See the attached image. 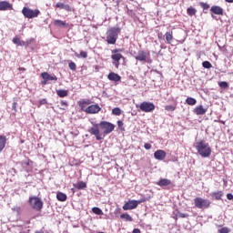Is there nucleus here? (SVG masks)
<instances>
[{
  "instance_id": "47",
  "label": "nucleus",
  "mask_w": 233,
  "mask_h": 233,
  "mask_svg": "<svg viewBox=\"0 0 233 233\" xmlns=\"http://www.w3.org/2000/svg\"><path fill=\"white\" fill-rule=\"evenodd\" d=\"M132 233H141V229L139 228H134Z\"/></svg>"
},
{
  "instance_id": "36",
  "label": "nucleus",
  "mask_w": 233,
  "mask_h": 233,
  "mask_svg": "<svg viewBox=\"0 0 233 233\" xmlns=\"http://www.w3.org/2000/svg\"><path fill=\"white\" fill-rule=\"evenodd\" d=\"M165 110H167V112H174L176 110V106L169 105L165 106Z\"/></svg>"
},
{
  "instance_id": "30",
  "label": "nucleus",
  "mask_w": 233,
  "mask_h": 233,
  "mask_svg": "<svg viewBox=\"0 0 233 233\" xmlns=\"http://www.w3.org/2000/svg\"><path fill=\"white\" fill-rule=\"evenodd\" d=\"M13 43L18 45V46H25V41H21L18 37L13 38Z\"/></svg>"
},
{
  "instance_id": "46",
  "label": "nucleus",
  "mask_w": 233,
  "mask_h": 233,
  "mask_svg": "<svg viewBox=\"0 0 233 233\" xmlns=\"http://www.w3.org/2000/svg\"><path fill=\"white\" fill-rule=\"evenodd\" d=\"M12 108H13V110H16V108H17V102H13Z\"/></svg>"
},
{
  "instance_id": "49",
  "label": "nucleus",
  "mask_w": 233,
  "mask_h": 233,
  "mask_svg": "<svg viewBox=\"0 0 233 233\" xmlns=\"http://www.w3.org/2000/svg\"><path fill=\"white\" fill-rule=\"evenodd\" d=\"M82 105H90V100H85L82 102Z\"/></svg>"
},
{
  "instance_id": "27",
  "label": "nucleus",
  "mask_w": 233,
  "mask_h": 233,
  "mask_svg": "<svg viewBox=\"0 0 233 233\" xmlns=\"http://www.w3.org/2000/svg\"><path fill=\"white\" fill-rule=\"evenodd\" d=\"M165 36H166L167 43L170 45V43H172V39H174V36L172 35V32H167Z\"/></svg>"
},
{
  "instance_id": "10",
  "label": "nucleus",
  "mask_w": 233,
  "mask_h": 233,
  "mask_svg": "<svg viewBox=\"0 0 233 233\" xmlns=\"http://www.w3.org/2000/svg\"><path fill=\"white\" fill-rule=\"evenodd\" d=\"M98 112H101V106L97 104L91 105L85 109L86 114H98Z\"/></svg>"
},
{
  "instance_id": "33",
  "label": "nucleus",
  "mask_w": 233,
  "mask_h": 233,
  "mask_svg": "<svg viewBox=\"0 0 233 233\" xmlns=\"http://www.w3.org/2000/svg\"><path fill=\"white\" fill-rule=\"evenodd\" d=\"M201 8H203V10H208V8H210V5L205 3V2H200L199 3Z\"/></svg>"
},
{
  "instance_id": "11",
  "label": "nucleus",
  "mask_w": 233,
  "mask_h": 233,
  "mask_svg": "<svg viewBox=\"0 0 233 233\" xmlns=\"http://www.w3.org/2000/svg\"><path fill=\"white\" fill-rule=\"evenodd\" d=\"M119 52H121V49H113L112 50V56H111V59L113 61H121V59H125V56H123V55L119 54Z\"/></svg>"
},
{
  "instance_id": "23",
  "label": "nucleus",
  "mask_w": 233,
  "mask_h": 233,
  "mask_svg": "<svg viewBox=\"0 0 233 233\" xmlns=\"http://www.w3.org/2000/svg\"><path fill=\"white\" fill-rule=\"evenodd\" d=\"M212 198H214L217 200L221 199V198H223V191H217V192H213L211 194Z\"/></svg>"
},
{
  "instance_id": "32",
  "label": "nucleus",
  "mask_w": 233,
  "mask_h": 233,
  "mask_svg": "<svg viewBox=\"0 0 233 233\" xmlns=\"http://www.w3.org/2000/svg\"><path fill=\"white\" fill-rule=\"evenodd\" d=\"M112 114L114 116H121V108L119 107H115L112 109Z\"/></svg>"
},
{
  "instance_id": "44",
  "label": "nucleus",
  "mask_w": 233,
  "mask_h": 233,
  "mask_svg": "<svg viewBox=\"0 0 233 233\" xmlns=\"http://www.w3.org/2000/svg\"><path fill=\"white\" fill-rule=\"evenodd\" d=\"M123 121H121V120H118L117 121V127H118V128H123Z\"/></svg>"
},
{
  "instance_id": "41",
  "label": "nucleus",
  "mask_w": 233,
  "mask_h": 233,
  "mask_svg": "<svg viewBox=\"0 0 233 233\" xmlns=\"http://www.w3.org/2000/svg\"><path fill=\"white\" fill-rule=\"evenodd\" d=\"M144 148H146V150H150V148H152V145H150L149 143H146L144 145Z\"/></svg>"
},
{
  "instance_id": "54",
  "label": "nucleus",
  "mask_w": 233,
  "mask_h": 233,
  "mask_svg": "<svg viewBox=\"0 0 233 233\" xmlns=\"http://www.w3.org/2000/svg\"><path fill=\"white\" fill-rule=\"evenodd\" d=\"M211 17H212L213 19H216V16H215L214 15H211Z\"/></svg>"
},
{
  "instance_id": "26",
  "label": "nucleus",
  "mask_w": 233,
  "mask_h": 233,
  "mask_svg": "<svg viewBox=\"0 0 233 233\" xmlns=\"http://www.w3.org/2000/svg\"><path fill=\"white\" fill-rule=\"evenodd\" d=\"M120 218L125 219V221H134V219L132 218V217H130V215H128V213H123L122 215H120Z\"/></svg>"
},
{
  "instance_id": "3",
  "label": "nucleus",
  "mask_w": 233,
  "mask_h": 233,
  "mask_svg": "<svg viewBox=\"0 0 233 233\" xmlns=\"http://www.w3.org/2000/svg\"><path fill=\"white\" fill-rule=\"evenodd\" d=\"M120 33L121 29L119 27L109 28L106 32V43L108 45H116Z\"/></svg>"
},
{
  "instance_id": "55",
  "label": "nucleus",
  "mask_w": 233,
  "mask_h": 233,
  "mask_svg": "<svg viewBox=\"0 0 233 233\" xmlns=\"http://www.w3.org/2000/svg\"><path fill=\"white\" fill-rule=\"evenodd\" d=\"M19 70H25V67H19Z\"/></svg>"
},
{
  "instance_id": "42",
  "label": "nucleus",
  "mask_w": 233,
  "mask_h": 233,
  "mask_svg": "<svg viewBox=\"0 0 233 233\" xmlns=\"http://www.w3.org/2000/svg\"><path fill=\"white\" fill-rule=\"evenodd\" d=\"M113 65L116 68H119V60H113Z\"/></svg>"
},
{
  "instance_id": "19",
  "label": "nucleus",
  "mask_w": 233,
  "mask_h": 233,
  "mask_svg": "<svg viewBox=\"0 0 233 233\" xmlns=\"http://www.w3.org/2000/svg\"><path fill=\"white\" fill-rule=\"evenodd\" d=\"M157 184L158 187H168V185H172V181L168 178H161Z\"/></svg>"
},
{
  "instance_id": "35",
  "label": "nucleus",
  "mask_w": 233,
  "mask_h": 233,
  "mask_svg": "<svg viewBox=\"0 0 233 233\" xmlns=\"http://www.w3.org/2000/svg\"><path fill=\"white\" fill-rule=\"evenodd\" d=\"M202 66H203V68H208V69L212 68V64L208 61H204L202 63Z\"/></svg>"
},
{
  "instance_id": "43",
  "label": "nucleus",
  "mask_w": 233,
  "mask_h": 233,
  "mask_svg": "<svg viewBox=\"0 0 233 233\" xmlns=\"http://www.w3.org/2000/svg\"><path fill=\"white\" fill-rule=\"evenodd\" d=\"M227 199H228L229 201H232V199H233V195H232V193L227 194Z\"/></svg>"
},
{
  "instance_id": "53",
  "label": "nucleus",
  "mask_w": 233,
  "mask_h": 233,
  "mask_svg": "<svg viewBox=\"0 0 233 233\" xmlns=\"http://www.w3.org/2000/svg\"><path fill=\"white\" fill-rule=\"evenodd\" d=\"M181 218H187V214H182Z\"/></svg>"
},
{
  "instance_id": "38",
  "label": "nucleus",
  "mask_w": 233,
  "mask_h": 233,
  "mask_svg": "<svg viewBox=\"0 0 233 233\" xmlns=\"http://www.w3.org/2000/svg\"><path fill=\"white\" fill-rule=\"evenodd\" d=\"M13 212H16V214H21V207L15 206V208H12Z\"/></svg>"
},
{
  "instance_id": "16",
  "label": "nucleus",
  "mask_w": 233,
  "mask_h": 233,
  "mask_svg": "<svg viewBox=\"0 0 233 233\" xmlns=\"http://www.w3.org/2000/svg\"><path fill=\"white\" fill-rule=\"evenodd\" d=\"M41 77L43 79H46V81H57V76H51L50 74H48L47 72H44L41 74Z\"/></svg>"
},
{
  "instance_id": "52",
  "label": "nucleus",
  "mask_w": 233,
  "mask_h": 233,
  "mask_svg": "<svg viewBox=\"0 0 233 233\" xmlns=\"http://www.w3.org/2000/svg\"><path fill=\"white\" fill-rule=\"evenodd\" d=\"M226 3H233V0H225Z\"/></svg>"
},
{
  "instance_id": "25",
  "label": "nucleus",
  "mask_w": 233,
  "mask_h": 233,
  "mask_svg": "<svg viewBox=\"0 0 233 233\" xmlns=\"http://www.w3.org/2000/svg\"><path fill=\"white\" fill-rule=\"evenodd\" d=\"M186 103H187V105H189L190 106H194V105H196V103H198V100H196V98H194V97H187L186 99Z\"/></svg>"
},
{
  "instance_id": "40",
  "label": "nucleus",
  "mask_w": 233,
  "mask_h": 233,
  "mask_svg": "<svg viewBox=\"0 0 233 233\" xmlns=\"http://www.w3.org/2000/svg\"><path fill=\"white\" fill-rule=\"evenodd\" d=\"M219 233H228L230 232V230H228V228H221L220 229H218Z\"/></svg>"
},
{
  "instance_id": "6",
  "label": "nucleus",
  "mask_w": 233,
  "mask_h": 233,
  "mask_svg": "<svg viewBox=\"0 0 233 233\" xmlns=\"http://www.w3.org/2000/svg\"><path fill=\"white\" fill-rule=\"evenodd\" d=\"M194 203L197 208H200L202 210H205V208H208V207H210V200L205 199L203 198H194Z\"/></svg>"
},
{
  "instance_id": "1",
  "label": "nucleus",
  "mask_w": 233,
  "mask_h": 233,
  "mask_svg": "<svg viewBox=\"0 0 233 233\" xmlns=\"http://www.w3.org/2000/svg\"><path fill=\"white\" fill-rule=\"evenodd\" d=\"M116 126L110 122L101 121L99 124H93V127L88 129L91 136H95L96 141H102L106 136L114 132Z\"/></svg>"
},
{
  "instance_id": "20",
  "label": "nucleus",
  "mask_w": 233,
  "mask_h": 233,
  "mask_svg": "<svg viewBox=\"0 0 233 233\" xmlns=\"http://www.w3.org/2000/svg\"><path fill=\"white\" fill-rule=\"evenodd\" d=\"M194 113L197 114V116H204V114H207V109H205L203 106H198L194 109Z\"/></svg>"
},
{
  "instance_id": "22",
  "label": "nucleus",
  "mask_w": 233,
  "mask_h": 233,
  "mask_svg": "<svg viewBox=\"0 0 233 233\" xmlns=\"http://www.w3.org/2000/svg\"><path fill=\"white\" fill-rule=\"evenodd\" d=\"M66 194H65V193H63V192H58L57 194H56V199L58 200V201H66Z\"/></svg>"
},
{
  "instance_id": "14",
  "label": "nucleus",
  "mask_w": 233,
  "mask_h": 233,
  "mask_svg": "<svg viewBox=\"0 0 233 233\" xmlns=\"http://www.w3.org/2000/svg\"><path fill=\"white\" fill-rule=\"evenodd\" d=\"M107 79H109V81H115V83H117L118 81H121V76L114 72H111L108 74Z\"/></svg>"
},
{
  "instance_id": "15",
  "label": "nucleus",
  "mask_w": 233,
  "mask_h": 233,
  "mask_svg": "<svg viewBox=\"0 0 233 233\" xmlns=\"http://www.w3.org/2000/svg\"><path fill=\"white\" fill-rule=\"evenodd\" d=\"M210 12L216 15H223V9L219 5H213L210 8Z\"/></svg>"
},
{
  "instance_id": "51",
  "label": "nucleus",
  "mask_w": 233,
  "mask_h": 233,
  "mask_svg": "<svg viewBox=\"0 0 233 233\" xmlns=\"http://www.w3.org/2000/svg\"><path fill=\"white\" fill-rule=\"evenodd\" d=\"M35 233H45V231L43 229L35 231Z\"/></svg>"
},
{
  "instance_id": "28",
  "label": "nucleus",
  "mask_w": 233,
  "mask_h": 233,
  "mask_svg": "<svg viewBox=\"0 0 233 233\" xmlns=\"http://www.w3.org/2000/svg\"><path fill=\"white\" fill-rule=\"evenodd\" d=\"M93 214H96V216H103V210L97 207H94L92 208Z\"/></svg>"
},
{
  "instance_id": "24",
  "label": "nucleus",
  "mask_w": 233,
  "mask_h": 233,
  "mask_svg": "<svg viewBox=\"0 0 233 233\" xmlns=\"http://www.w3.org/2000/svg\"><path fill=\"white\" fill-rule=\"evenodd\" d=\"M56 94H57L58 97H66V96H68V91L59 89V90H56Z\"/></svg>"
},
{
  "instance_id": "50",
  "label": "nucleus",
  "mask_w": 233,
  "mask_h": 233,
  "mask_svg": "<svg viewBox=\"0 0 233 233\" xmlns=\"http://www.w3.org/2000/svg\"><path fill=\"white\" fill-rule=\"evenodd\" d=\"M46 83H48V80L44 79V80H42L41 85H46Z\"/></svg>"
},
{
  "instance_id": "45",
  "label": "nucleus",
  "mask_w": 233,
  "mask_h": 233,
  "mask_svg": "<svg viewBox=\"0 0 233 233\" xmlns=\"http://www.w3.org/2000/svg\"><path fill=\"white\" fill-rule=\"evenodd\" d=\"M60 105L61 106H64V107L68 106V103H66V101H61Z\"/></svg>"
},
{
  "instance_id": "37",
  "label": "nucleus",
  "mask_w": 233,
  "mask_h": 233,
  "mask_svg": "<svg viewBox=\"0 0 233 233\" xmlns=\"http://www.w3.org/2000/svg\"><path fill=\"white\" fill-rule=\"evenodd\" d=\"M220 88H228V83L222 81L220 83H218Z\"/></svg>"
},
{
  "instance_id": "31",
  "label": "nucleus",
  "mask_w": 233,
  "mask_h": 233,
  "mask_svg": "<svg viewBox=\"0 0 233 233\" xmlns=\"http://www.w3.org/2000/svg\"><path fill=\"white\" fill-rule=\"evenodd\" d=\"M76 188H78V190H83V188H86V183L80 181L76 185H75Z\"/></svg>"
},
{
  "instance_id": "29",
  "label": "nucleus",
  "mask_w": 233,
  "mask_h": 233,
  "mask_svg": "<svg viewBox=\"0 0 233 233\" xmlns=\"http://www.w3.org/2000/svg\"><path fill=\"white\" fill-rule=\"evenodd\" d=\"M187 13L192 17V15H196V14H198V10L194 7H188L187 9Z\"/></svg>"
},
{
  "instance_id": "5",
  "label": "nucleus",
  "mask_w": 233,
  "mask_h": 233,
  "mask_svg": "<svg viewBox=\"0 0 233 233\" xmlns=\"http://www.w3.org/2000/svg\"><path fill=\"white\" fill-rule=\"evenodd\" d=\"M22 14L24 16L26 17V19H34L35 17H39V14H41V11L39 9H31L30 7H24L22 9Z\"/></svg>"
},
{
  "instance_id": "57",
  "label": "nucleus",
  "mask_w": 233,
  "mask_h": 233,
  "mask_svg": "<svg viewBox=\"0 0 233 233\" xmlns=\"http://www.w3.org/2000/svg\"><path fill=\"white\" fill-rule=\"evenodd\" d=\"M130 1H134V0H130Z\"/></svg>"
},
{
  "instance_id": "17",
  "label": "nucleus",
  "mask_w": 233,
  "mask_h": 233,
  "mask_svg": "<svg viewBox=\"0 0 233 233\" xmlns=\"http://www.w3.org/2000/svg\"><path fill=\"white\" fill-rule=\"evenodd\" d=\"M53 25L58 26L59 28H68V24L63 20H54Z\"/></svg>"
},
{
  "instance_id": "39",
  "label": "nucleus",
  "mask_w": 233,
  "mask_h": 233,
  "mask_svg": "<svg viewBox=\"0 0 233 233\" xmlns=\"http://www.w3.org/2000/svg\"><path fill=\"white\" fill-rule=\"evenodd\" d=\"M70 70H76L77 68V66L74 62H70L68 65Z\"/></svg>"
},
{
  "instance_id": "2",
  "label": "nucleus",
  "mask_w": 233,
  "mask_h": 233,
  "mask_svg": "<svg viewBox=\"0 0 233 233\" xmlns=\"http://www.w3.org/2000/svg\"><path fill=\"white\" fill-rule=\"evenodd\" d=\"M195 148L201 157H210V154H212L210 145L205 140L196 142Z\"/></svg>"
},
{
  "instance_id": "12",
  "label": "nucleus",
  "mask_w": 233,
  "mask_h": 233,
  "mask_svg": "<svg viewBox=\"0 0 233 233\" xmlns=\"http://www.w3.org/2000/svg\"><path fill=\"white\" fill-rule=\"evenodd\" d=\"M154 157L158 161H163V159L167 157V152H165V150L158 149L154 153Z\"/></svg>"
},
{
  "instance_id": "48",
  "label": "nucleus",
  "mask_w": 233,
  "mask_h": 233,
  "mask_svg": "<svg viewBox=\"0 0 233 233\" xmlns=\"http://www.w3.org/2000/svg\"><path fill=\"white\" fill-rule=\"evenodd\" d=\"M40 105H46V99L40 100Z\"/></svg>"
},
{
  "instance_id": "34",
  "label": "nucleus",
  "mask_w": 233,
  "mask_h": 233,
  "mask_svg": "<svg viewBox=\"0 0 233 233\" xmlns=\"http://www.w3.org/2000/svg\"><path fill=\"white\" fill-rule=\"evenodd\" d=\"M76 57H82L83 59H86L88 57V54L85 51H81L80 54L76 56Z\"/></svg>"
},
{
  "instance_id": "21",
  "label": "nucleus",
  "mask_w": 233,
  "mask_h": 233,
  "mask_svg": "<svg viewBox=\"0 0 233 233\" xmlns=\"http://www.w3.org/2000/svg\"><path fill=\"white\" fill-rule=\"evenodd\" d=\"M5 147H6V137L0 136V152L5 150Z\"/></svg>"
},
{
  "instance_id": "8",
  "label": "nucleus",
  "mask_w": 233,
  "mask_h": 233,
  "mask_svg": "<svg viewBox=\"0 0 233 233\" xmlns=\"http://www.w3.org/2000/svg\"><path fill=\"white\" fill-rule=\"evenodd\" d=\"M135 59H137V61H140L141 63H152V60H150V54L143 50L137 52Z\"/></svg>"
},
{
  "instance_id": "56",
  "label": "nucleus",
  "mask_w": 233,
  "mask_h": 233,
  "mask_svg": "<svg viewBox=\"0 0 233 233\" xmlns=\"http://www.w3.org/2000/svg\"><path fill=\"white\" fill-rule=\"evenodd\" d=\"M61 110H65V107H61Z\"/></svg>"
},
{
  "instance_id": "4",
  "label": "nucleus",
  "mask_w": 233,
  "mask_h": 233,
  "mask_svg": "<svg viewBox=\"0 0 233 233\" xmlns=\"http://www.w3.org/2000/svg\"><path fill=\"white\" fill-rule=\"evenodd\" d=\"M28 203L34 210H43V200L39 197H30Z\"/></svg>"
},
{
  "instance_id": "9",
  "label": "nucleus",
  "mask_w": 233,
  "mask_h": 233,
  "mask_svg": "<svg viewBox=\"0 0 233 233\" xmlns=\"http://www.w3.org/2000/svg\"><path fill=\"white\" fill-rule=\"evenodd\" d=\"M139 203H141L139 200H129L123 206V210H134V208H137Z\"/></svg>"
},
{
  "instance_id": "18",
  "label": "nucleus",
  "mask_w": 233,
  "mask_h": 233,
  "mask_svg": "<svg viewBox=\"0 0 233 233\" xmlns=\"http://www.w3.org/2000/svg\"><path fill=\"white\" fill-rule=\"evenodd\" d=\"M56 8H60V10H66V12H72V8L68 5H65L64 3H57L56 5Z\"/></svg>"
},
{
  "instance_id": "7",
  "label": "nucleus",
  "mask_w": 233,
  "mask_h": 233,
  "mask_svg": "<svg viewBox=\"0 0 233 233\" xmlns=\"http://www.w3.org/2000/svg\"><path fill=\"white\" fill-rule=\"evenodd\" d=\"M137 108H139L141 112H154L156 110V105L152 102H142L139 106H137Z\"/></svg>"
},
{
  "instance_id": "13",
  "label": "nucleus",
  "mask_w": 233,
  "mask_h": 233,
  "mask_svg": "<svg viewBox=\"0 0 233 233\" xmlns=\"http://www.w3.org/2000/svg\"><path fill=\"white\" fill-rule=\"evenodd\" d=\"M12 4L6 1H0V11L5 12L6 10H13Z\"/></svg>"
}]
</instances>
